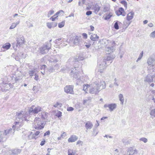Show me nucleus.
Segmentation results:
<instances>
[{"instance_id": "obj_1", "label": "nucleus", "mask_w": 155, "mask_h": 155, "mask_svg": "<svg viewBox=\"0 0 155 155\" xmlns=\"http://www.w3.org/2000/svg\"><path fill=\"white\" fill-rule=\"evenodd\" d=\"M94 87L90 89L89 92L92 94H96L99 93L100 89H104L106 84L104 81H101L99 79L96 81L93 84Z\"/></svg>"}, {"instance_id": "obj_17", "label": "nucleus", "mask_w": 155, "mask_h": 155, "mask_svg": "<svg viewBox=\"0 0 155 155\" xmlns=\"http://www.w3.org/2000/svg\"><path fill=\"white\" fill-rule=\"evenodd\" d=\"M100 6L97 4H96L94 5H93V9L94 10V12L96 14H97L100 10Z\"/></svg>"}, {"instance_id": "obj_8", "label": "nucleus", "mask_w": 155, "mask_h": 155, "mask_svg": "<svg viewBox=\"0 0 155 155\" xmlns=\"http://www.w3.org/2000/svg\"><path fill=\"white\" fill-rule=\"evenodd\" d=\"M74 86L73 85H68L66 86L64 88L65 92L67 93L71 94H74L73 91Z\"/></svg>"}, {"instance_id": "obj_44", "label": "nucleus", "mask_w": 155, "mask_h": 155, "mask_svg": "<svg viewBox=\"0 0 155 155\" xmlns=\"http://www.w3.org/2000/svg\"><path fill=\"white\" fill-rule=\"evenodd\" d=\"M47 26L49 29H51L53 28L52 22H48L47 23Z\"/></svg>"}, {"instance_id": "obj_32", "label": "nucleus", "mask_w": 155, "mask_h": 155, "mask_svg": "<svg viewBox=\"0 0 155 155\" xmlns=\"http://www.w3.org/2000/svg\"><path fill=\"white\" fill-rule=\"evenodd\" d=\"M79 40L78 37H76L74 39V43L76 45H78L79 44Z\"/></svg>"}, {"instance_id": "obj_38", "label": "nucleus", "mask_w": 155, "mask_h": 155, "mask_svg": "<svg viewBox=\"0 0 155 155\" xmlns=\"http://www.w3.org/2000/svg\"><path fill=\"white\" fill-rule=\"evenodd\" d=\"M18 54L19 55V59L25 58V56L23 53L20 52L19 54V53H18Z\"/></svg>"}, {"instance_id": "obj_9", "label": "nucleus", "mask_w": 155, "mask_h": 155, "mask_svg": "<svg viewBox=\"0 0 155 155\" xmlns=\"http://www.w3.org/2000/svg\"><path fill=\"white\" fill-rule=\"evenodd\" d=\"M104 107L105 108L108 107L109 108L110 110V111H112L116 108L117 105L116 104L114 103L109 104H105L104 105Z\"/></svg>"}, {"instance_id": "obj_60", "label": "nucleus", "mask_w": 155, "mask_h": 155, "mask_svg": "<svg viewBox=\"0 0 155 155\" xmlns=\"http://www.w3.org/2000/svg\"><path fill=\"white\" fill-rule=\"evenodd\" d=\"M50 131L49 130H48L44 134V136H45L46 135H50Z\"/></svg>"}, {"instance_id": "obj_50", "label": "nucleus", "mask_w": 155, "mask_h": 155, "mask_svg": "<svg viewBox=\"0 0 155 155\" xmlns=\"http://www.w3.org/2000/svg\"><path fill=\"white\" fill-rule=\"evenodd\" d=\"M47 67V66L45 65H43L41 66L40 69L41 70H45V69Z\"/></svg>"}, {"instance_id": "obj_5", "label": "nucleus", "mask_w": 155, "mask_h": 155, "mask_svg": "<svg viewBox=\"0 0 155 155\" xmlns=\"http://www.w3.org/2000/svg\"><path fill=\"white\" fill-rule=\"evenodd\" d=\"M35 106H32L29 109L28 113L29 114H37L40 111H41L42 108L40 106H38L37 107H34Z\"/></svg>"}, {"instance_id": "obj_12", "label": "nucleus", "mask_w": 155, "mask_h": 155, "mask_svg": "<svg viewBox=\"0 0 155 155\" xmlns=\"http://www.w3.org/2000/svg\"><path fill=\"white\" fill-rule=\"evenodd\" d=\"M137 153V151L134 147H130L127 150L126 155H132L135 153Z\"/></svg>"}, {"instance_id": "obj_20", "label": "nucleus", "mask_w": 155, "mask_h": 155, "mask_svg": "<svg viewBox=\"0 0 155 155\" xmlns=\"http://www.w3.org/2000/svg\"><path fill=\"white\" fill-rule=\"evenodd\" d=\"M99 37L97 34H94L91 35V39L93 41H97L98 40Z\"/></svg>"}, {"instance_id": "obj_42", "label": "nucleus", "mask_w": 155, "mask_h": 155, "mask_svg": "<svg viewBox=\"0 0 155 155\" xmlns=\"http://www.w3.org/2000/svg\"><path fill=\"white\" fill-rule=\"evenodd\" d=\"M16 25L15 24V23H13L11 26L9 28V29L11 30L13 29H14L16 27Z\"/></svg>"}, {"instance_id": "obj_13", "label": "nucleus", "mask_w": 155, "mask_h": 155, "mask_svg": "<svg viewBox=\"0 0 155 155\" xmlns=\"http://www.w3.org/2000/svg\"><path fill=\"white\" fill-rule=\"evenodd\" d=\"M115 13L118 16L120 15H122L123 16H125L126 15L124 10L122 8H120L118 10L116 11Z\"/></svg>"}, {"instance_id": "obj_23", "label": "nucleus", "mask_w": 155, "mask_h": 155, "mask_svg": "<svg viewBox=\"0 0 155 155\" xmlns=\"http://www.w3.org/2000/svg\"><path fill=\"white\" fill-rule=\"evenodd\" d=\"M6 139L3 132L0 131V142L3 140H5Z\"/></svg>"}, {"instance_id": "obj_46", "label": "nucleus", "mask_w": 155, "mask_h": 155, "mask_svg": "<svg viewBox=\"0 0 155 155\" xmlns=\"http://www.w3.org/2000/svg\"><path fill=\"white\" fill-rule=\"evenodd\" d=\"M120 3L123 4L124 6V7L126 8H127V2L124 0L122 1H121Z\"/></svg>"}, {"instance_id": "obj_55", "label": "nucleus", "mask_w": 155, "mask_h": 155, "mask_svg": "<svg viewBox=\"0 0 155 155\" xmlns=\"http://www.w3.org/2000/svg\"><path fill=\"white\" fill-rule=\"evenodd\" d=\"M82 35L84 38L87 39V35L85 33H83L82 34Z\"/></svg>"}, {"instance_id": "obj_24", "label": "nucleus", "mask_w": 155, "mask_h": 155, "mask_svg": "<svg viewBox=\"0 0 155 155\" xmlns=\"http://www.w3.org/2000/svg\"><path fill=\"white\" fill-rule=\"evenodd\" d=\"M115 56L114 55H110L108 56H107V58L105 59L104 60L106 62L107 61H110L112 60L114 58Z\"/></svg>"}, {"instance_id": "obj_51", "label": "nucleus", "mask_w": 155, "mask_h": 155, "mask_svg": "<svg viewBox=\"0 0 155 155\" xmlns=\"http://www.w3.org/2000/svg\"><path fill=\"white\" fill-rule=\"evenodd\" d=\"M57 17L58 16L56 17H55V15H54L53 16L51 17L50 19L52 21H54L55 20V19L57 18Z\"/></svg>"}, {"instance_id": "obj_11", "label": "nucleus", "mask_w": 155, "mask_h": 155, "mask_svg": "<svg viewBox=\"0 0 155 155\" xmlns=\"http://www.w3.org/2000/svg\"><path fill=\"white\" fill-rule=\"evenodd\" d=\"M17 41L16 46V47H19L24 43V38L23 37L18 38L17 40Z\"/></svg>"}, {"instance_id": "obj_53", "label": "nucleus", "mask_w": 155, "mask_h": 155, "mask_svg": "<svg viewBox=\"0 0 155 155\" xmlns=\"http://www.w3.org/2000/svg\"><path fill=\"white\" fill-rule=\"evenodd\" d=\"M118 80L116 78H115L114 79V84L115 85L117 86H118L119 85L117 83V81Z\"/></svg>"}, {"instance_id": "obj_31", "label": "nucleus", "mask_w": 155, "mask_h": 155, "mask_svg": "<svg viewBox=\"0 0 155 155\" xmlns=\"http://www.w3.org/2000/svg\"><path fill=\"white\" fill-rule=\"evenodd\" d=\"M89 87V85L88 84L84 85H83V90L86 92L87 93L88 91L87 88Z\"/></svg>"}, {"instance_id": "obj_33", "label": "nucleus", "mask_w": 155, "mask_h": 155, "mask_svg": "<svg viewBox=\"0 0 155 155\" xmlns=\"http://www.w3.org/2000/svg\"><path fill=\"white\" fill-rule=\"evenodd\" d=\"M85 0H79L78 5L82 6L83 4H85Z\"/></svg>"}, {"instance_id": "obj_49", "label": "nucleus", "mask_w": 155, "mask_h": 155, "mask_svg": "<svg viewBox=\"0 0 155 155\" xmlns=\"http://www.w3.org/2000/svg\"><path fill=\"white\" fill-rule=\"evenodd\" d=\"M62 104L61 103H59L58 102H57L54 105V107H56L58 106H59L60 107H61L62 106Z\"/></svg>"}, {"instance_id": "obj_27", "label": "nucleus", "mask_w": 155, "mask_h": 155, "mask_svg": "<svg viewBox=\"0 0 155 155\" xmlns=\"http://www.w3.org/2000/svg\"><path fill=\"white\" fill-rule=\"evenodd\" d=\"M11 46V45L9 43H6V44L3 45L2 48L6 50L8 49Z\"/></svg>"}, {"instance_id": "obj_3", "label": "nucleus", "mask_w": 155, "mask_h": 155, "mask_svg": "<svg viewBox=\"0 0 155 155\" xmlns=\"http://www.w3.org/2000/svg\"><path fill=\"white\" fill-rule=\"evenodd\" d=\"M19 123L18 122H15L14 123V125L13 126L12 128H10L5 130L4 131H3L4 134L7 138V136L10 134H14L15 131L16 126L19 124Z\"/></svg>"}, {"instance_id": "obj_59", "label": "nucleus", "mask_w": 155, "mask_h": 155, "mask_svg": "<svg viewBox=\"0 0 155 155\" xmlns=\"http://www.w3.org/2000/svg\"><path fill=\"white\" fill-rule=\"evenodd\" d=\"M83 143V142L82 141L79 140L77 142L76 144L77 145H78L79 144H81V145H82Z\"/></svg>"}, {"instance_id": "obj_26", "label": "nucleus", "mask_w": 155, "mask_h": 155, "mask_svg": "<svg viewBox=\"0 0 155 155\" xmlns=\"http://www.w3.org/2000/svg\"><path fill=\"white\" fill-rule=\"evenodd\" d=\"M53 58L54 62H56L60 60L61 57L59 55H57L54 56H53Z\"/></svg>"}, {"instance_id": "obj_19", "label": "nucleus", "mask_w": 155, "mask_h": 155, "mask_svg": "<svg viewBox=\"0 0 155 155\" xmlns=\"http://www.w3.org/2000/svg\"><path fill=\"white\" fill-rule=\"evenodd\" d=\"M106 46L107 47L106 51L107 52L108 54L113 52L115 49V48L113 46H112L111 47H107V45H106Z\"/></svg>"}, {"instance_id": "obj_57", "label": "nucleus", "mask_w": 155, "mask_h": 155, "mask_svg": "<svg viewBox=\"0 0 155 155\" xmlns=\"http://www.w3.org/2000/svg\"><path fill=\"white\" fill-rule=\"evenodd\" d=\"M53 28L56 26L57 25L58 23L56 22H52Z\"/></svg>"}, {"instance_id": "obj_61", "label": "nucleus", "mask_w": 155, "mask_h": 155, "mask_svg": "<svg viewBox=\"0 0 155 155\" xmlns=\"http://www.w3.org/2000/svg\"><path fill=\"white\" fill-rule=\"evenodd\" d=\"M35 77L34 78L35 80L37 81L38 79V76L36 74H35Z\"/></svg>"}, {"instance_id": "obj_47", "label": "nucleus", "mask_w": 155, "mask_h": 155, "mask_svg": "<svg viewBox=\"0 0 155 155\" xmlns=\"http://www.w3.org/2000/svg\"><path fill=\"white\" fill-rule=\"evenodd\" d=\"M150 37H152L153 38H155V31L153 32H152L150 35Z\"/></svg>"}, {"instance_id": "obj_2", "label": "nucleus", "mask_w": 155, "mask_h": 155, "mask_svg": "<svg viewBox=\"0 0 155 155\" xmlns=\"http://www.w3.org/2000/svg\"><path fill=\"white\" fill-rule=\"evenodd\" d=\"M46 124L45 121L41 120L40 118L36 117L33 126L35 129L41 130L44 128Z\"/></svg>"}, {"instance_id": "obj_64", "label": "nucleus", "mask_w": 155, "mask_h": 155, "mask_svg": "<svg viewBox=\"0 0 155 155\" xmlns=\"http://www.w3.org/2000/svg\"><path fill=\"white\" fill-rule=\"evenodd\" d=\"M59 67L60 66L59 64H56L54 66V68L55 69H58L59 68Z\"/></svg>"}, {"instance_id": "obj_6", "label": "nucleus", "mask_w": 155, "mask_h": 155, "mask_svg": "<svg viewBox=\"0 0 155 155\" xmlns=\"http://www.w3.org/2000/svg\"><path fill=\"white\" fill-rule=\"evenodd\" d=\"M28 114H27V112L22 111L19 113H16V117L17 118L21 119L22 121L24 120H27V115Z\"/></svg>"}, {"instance_id": "obj_25", "label": "nucleus", "mask_w": 155, "mask_h": 155, "mask_svg": "<svg viewBox=\"0 0 155 155\" xmlns=\"http://www.w3.org/2000/svg\"><path fill=\"white\" fill-rule=\"evenodd\" d=\"M118 98L120 101V104L123 105L124 101L123 95L121 94H120L118 95Z\"/></svg>"}, {"instance_id": "obj_43", "label": "nucleus", "mask_w": 155, "mask_h": 155, "mask_svg": "<svg viewBox=\"0 0 155 155\" xmlns=\"http://www.w3.org/2000/svg\"><path fill=\"white\" fill-rule=\"evenodd\" d=\"M54 13V11L53 10H50L47 16L48 17H49L50 16L52 15Z\"/></svg>"}, {"instance_id": "obj_37", "label": "nucleus", "mask_w": 155, "mask_h": 155, "mask_svg": "<svg viewBox=\"0 0 155 155\" xmlns=\"http://www.w3.org/2000/svg\"><path fill=\"white\" fill-rule=\"evenodd\" d=\"M111 16L112 15H110V14L108 15H106L105 16L104 19L105 20H107L108 19H109Z\"/></svg>"}, {"instance_id": "obj_45", "label": "nucleus", "mask_w": 155, "mask_h": 155, "mask_svg": "<svg viewBox=\"0 0 155 155\" xmlns=\"http://www.w3.org/2000/svg\"><path fill=\"white\" fill-rule=\"evenodd\" d=\"M114 28L117 30H118L119 28V27L118 23V22L117 21L114 24Z\"/></svg>"}, {"instance_id": "obj_58", "label": "nucleus", "mask_w": 155, "mask_h": 155, "mask_svg": "<svg viewBox=\"0 0 155 155\" xmlns=\"http://www.w3.org/2000/svg\"><path fill=\"white\" fill-rule=\"evenodd\" d=\"M48 60L50 62H54V60L53 56L52 57V58H49Z\"/></svg>"}, {"instance_id": "obj_28", "label": "nucleus", "mask_w": 155, "mask_h": 155, "mask_svg": "<svg viewBox=\"0 0 155 155\" xmlns=\"http://www.w3.org/2000/svg\"><path fill=\"white\" fill-rule=\"evenodd\" d=\"M154 59L153 58H149L147 60V63L149 65H151L154 61Z\"/></svg>"}, {"instance_id": "obj_54", "label": "nucleus", "mask_w": 155, "mask_h": 155, "mask_svg": "<svg viewBox=\"0 0 155 155\" xmlns=\"http://www.w3.org/2000/svg\"><path fill=\"white\" fill-rule=\"evenodd\" d=\"M56 116L58 117H61V112L60 111H59V112L56 114Z\"/></svg>"}, {"instance_id": "obj_22", "label": "nucleus", "mask_w": 155, "mask_h": 155, "mask_svg": "<svg viewBox=\"0 0 155 155\" xmlns=\"http://www.w3.org/2000/svg\"><path fill=\"white\" fill-rule=\"evenodd\" d=\"M104 44L106 45H107L108 44H109L110 45H111L112 46H114L116 44L115 41H110L109 40H105L104 41Z\"/></svg>"}, {"instance_id": "obj_35", "label": "nucleus", "mask_w": 155, "mask_h": 155, "mask_svg": "<svg viewBox=\"0 0 155 155\" xmlns=\"http://www.w3.org/2000/svg\"><path fill=\"white\" fill-rule=\"evenodd\" d=\"M66 136V133L65 132H64L63 134L61 135L58 138V140H60L61 139V138H64Z\"/></svg>"}, {"instance_id": "obj_15", "label": "nucleus", "mask_w": 155, "mask_h": 155, "mask_svg": "<svg viewBox=\"0 0 155 155\" xmlns=\"http://www.w3.org/2000/svg\"><path fill=\"white\" fill-rule=\"evenodd\" d=\"M70 73L71 76L75 79L78 78H79V74L77 71L74 72V69H72Z\"/></svg>"}, {"instance_id": "obj_36", "label": "nucleus", "mask_w": 155, "mask_h": 155, "mask_svg": "<svg viewBox=\"0 0 155 155\" xmlns=\"http://www.w3.org/2000/svg\"><path fill=\"white\" fill-rule=\"evenodd\" d=\"M68 155H74V153H73V150L71 149H68Z\"/></svg>"}, {"instance_id": "obj_41", "label": "nucleus", "mask_w": 155, "mask_h": 155, "mask_svg": "<svg viewBox=\"0 0 155 155\" xmlns=\"http://www.w3.org/2000/svg\"><path fill=\"white\" fill-rule=\"evenodd\" d=\"M139 140L140 141H143L144 143H146L147 141V139L145 137H142L139 139Z\"/></svg>"}, {"instance_id": "obj_29", "label": "nucleus", "mask_w": 155, "mask_h": 155, "mask_svg": "<svg viewBox=\"0 0 155 155\" xmlns=\"http://www.w3.org/2000/svg\"><path fill=\"white\" fill-rule=\"evenodd\" d=\"M150 114L152 118H155V109H152L151 110Z\"/></svg>"}, {"instance_id": "obj_39", "label": "nucleus", "mask_w": 155, "mask_h": 155, "mask_svg": "<svg viewBox=\"0 0 155 155\" xmlns=\"http://www.w3.org/2000/svg\"><path fill=\"white\" fill-rule=\"evenodd\" d=\"M110 10V8L107 6H104L103 9V12H106L109 11Z\"/></svg>"}, {"instance_id": "obj_4", "label": "nucleus", "mask_w": 155, "mask_h": 155, "mask_svg": "<svg viewBox=\"0 0 155 155\" xmlns=\"http://www.w3.org/2000/svg\"><path fill=\"white\" fill-rule=\"evenodd\" d=\"M51 44L50 42L45 43L43 46L40 48V53L42 54H45L48 52L51 49Z\"/></svg>"}, {"instance_id": "obj_62", "label": "nucleus", "mask_w": 155, "mask_h": 155, "mask_svg": "<svg viewBox=\"0 0 155 155\" xmlns=\"http://www.w3.org/2000/svg\"><path fill=\"white\" fill-rule=\"evenodd\" d=\"M92 14V12L91 11H87L86 13V15H89Z\"/></svg>"}, {"instance_id": "obj_48", "label": "nucleus", "mask_w": 155, "mask_h": 155, "mask_svg": "<svg viewBox=\"0 0 155 155\" xmlns=\"http://www.w3.org/2000/svg\"><path fill=\"white\" fill-rule=\"evenodd\" d=\"M77 79L76 80V84L77 85L80 84V83H81L82 81L79 78Z\"/></svg>"}, {"instance_id": "obj_30", "label": "nucleus", "mask_w": 155, "mask_h": 155, "mask_svg": "<svg viewBox=\"0 0 155 155\" xmlns=\"http://www.w3.org/2000/svg\"><path fill=\"white\" fill-rule=\"evenodd\" d=\"M35 70H33L29 71L28 72V74L30 77H32L35 75Z\"/></svg>"}, {"instance_id": "obj_10", "label": "nucleus", "mask_w": 155, "mask_h": 155, "mask_svg": "<svg viewBox=\"0 0 155 155\" xmlns=\"http://www.w3.org/2000/svg\"><path fill=\"white\" fill-rule=\"evenodd\" d=\"M48 114L47 113L42 112L39 115L40 117L39 118H40L41 120L45 121L46 123L48 120Z\"/></svg>"}, {"instance_id": "obj_7", "label": "nucleus", "mask_w": 155, "mask_h": 155, "mask_svg": "<svg viewBox=\"0 0 155 155\" xmlns=\"http://www.w3.org/2000/svg\"><path fill=\"white\" fill-rule=\"evenodd\" d=\"M99 64L98 66V72L101 73H103L104 69L106 68L105 65L107 64V63L104 60H102L101 61L98 62Z\"/></svg>"}, {"instance_id": "obj_34", "label": "nucleus", "mask_w": 155, "mask_h": 155, "mask_svg": "<svg viewBox=\"0 0 155 155\" xmlns=\"http://www.w3.org/2000/svg\"><path fill=\"white\" fill-rule=\"evenodd\" d=\"M65 24V21H62L61 22L59 23L58 24V26L59 28H61L63 27Z\"/></svg>"}, {"instance_id": "obj_40", "label": "nucleus", "mask_w": 155, "mask_h": 155, "mask_svg": "<svg viewBox=\"0 0 155 155\" xmlns=\"http://www.w3.org/2000/svg\"><path fill=\"white\" fill-rule=\"evenodd\" d=\"M143 51H142L141 52L137 60V62H138L143 57Z\"/></svg>"}, {"instance_id": "obj_63", "label": "nucleus", "mask_w": 155, "mask_h": 155, "mask_svg": "<svg viewBox=\"0 0 155 155\" xmlns=\"http://www.w3.org/2000/svg\"><path fill=\"white\" fill-rule=\"evenodd\" d=\"M95 129H94V128L93 129V133H92V134L93 135H94L95 136H96L98 134V132H97L95 134Z\"/></svg>"}, {"instance_id": "obj_21", "label": "nucleus", "mask_w": 155, "mask_h": 155, "mask_svg": "<svg viewBox=\"0 0 155 155\" xmlns=\"http://www.w3.org/2000/svg\"><path fill=\"white\" fill-rule=\"evenodd\" d=\"M134 15V12H131L129 13L127 17V21H129L133 18Z\"/></svg>"}, {"instance_id": "obj_52", "label": "nucleus", "mask_w": 155, "mask_h": 155, "mask_svg": "<svg viewBox=\"0 0 155 155\" xmlns=\"http://www.w3.org/2000/svg\"><path fill=\"white\" fill-rule=\"evenodd\" d=\"M74 110V108L72 107H68L67 109V110L68 111H72Z\"/></svg>"}, {"instance_id": "obj_18", "label": "nucleus", "mask_w": 155, "mask_h": 155, "mask_svg": "<svg viewBox=\"0 0 155 155\" xmlns=\"http://www.w3.org/2000/svg\"><path fill=\"white\" fill-rule=\"evenodd\" d=\"M93 126L92 123L89 121H87L85 124V127L87 130L91 129Z\"/></svg>"}, {"instance_id": "obj_16", "label": "nucleus", "mask_w": 155, "mask_h": 155, "mask_svg": "<svg viewBox=\"0 0 155 155\" xmlns=\"http://www.w3.org/2000/svg\"><path fill=\"white\" fill-rule=\"evenodd\" d=\"M78 139V137L75 135H72L68 139V142H73L76 141Z\"/></svg>"}, {"instance_id": "obj_56", "label": "nucleus", "mask_w": 155, "mask_h": 155, "mask_svg": "<svg viewBox=\"0 0 155 155\" xmlns=\"http://www.w3.org/2000/svg\"><path fill=\"white\" fill-rule=\"evenodd\" d=\"M46 141L45 139H44L43 140L41 141L40 144V145L41 146L44 145L45 144V143Z\"/></svg>"}, {"instance_id": "obj_14", "label": "nucleus", "mask_w": 155, "mask_h": 155, "mask_svg": "<svg viewBox=\"0 0 155 155\" xmlns=\"http://www.w3.org/2000/svg\"><path fill=\"white\" fill-rule=\"evenodd\" d=\"M21 150L18 149H15L11 150L10 151L11 154L16 155L20 153L21 152Z\"/></svg>"}]
</instances>
